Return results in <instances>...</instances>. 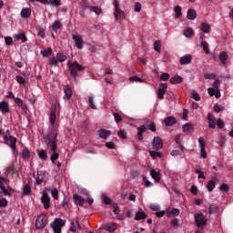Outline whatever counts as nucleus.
Listing matches in <instances>:
<instances>
[{
	"label": "nucleus",
	"mask_w": 233,
	"mask_h": 233,
	"mask_svg": "<svg viewBox=\"0 0 233 233\" xmlns=\"http://www.w3.org/2000/svg\"><path fill=\"white\" fill-rule=\"evenodd\" d=\"M73 199L76 205H78V207H83V205H85V198H83L81 196L77 194L73 195Z\"/></svg>",
	"instance_id": "nucleus-19"
},
{
	"label": "nucleus",
	"mask_w": 233,
	"mask_h": 233,
	"mask_svg": "<svg viewBox=\"0 0 233 233\" xmlns=\"http://www.w3.org/2000/svg\"><path fill=\"white\" fill-rule=\"evenodd\" d=\"M195 223L198 228H201V227H207V218L203 213L195 214Z\"/></svg>",
	"instance_id": "nucleus-6"
},
{
	"label": "nucleus",
	"mask_w": 233,
	"mask_h": 233,
	"mask_svg": "<svg viewBox=\"0 0 233 233\" xmlns=\"http://www.w3.org/2000/svg\"><path fill=\"white\" fill-rule=\"evenodd\" d=\"M183 132H194V126L190 123H187L182 126Z\"/></svg>",
	"instance_id": "nucleus-30"
},
{
	"label": "nucleus",
	"mask_w": 233,
	"mask_h": 233,
	"mask_svg": "<svg viewBox=\"0 0 233 233\" xmlns=\"http://www.w3.org/2000/svg\"><path fill=\"white\" fill-rule=\"evenodd\" d=\"M56 119H57V105L53 104L50 107L49 123L50 125H56Z\"/></svg>",
	"instance_id": "nucleus-9"
},
{
	"label": "nucleus",
	"mask_w": 233,
	"mask_h": 233,
	"mask_svg": "<svg viewBox=\"0 0 233 233\" xmlns=\"http://www.w3.org/2000/svg\"><path fill=\"white\" fill-rule=\"evenodd\" d=\"M5 45L10 46L14 44V40L10 36H5Z\"/></svg>",
	"instance_id": "nucleus-64"
},
{
	"label": "nucleus",
	"mask_w": 233,
	"mask_h": 233,
	"mask_svg": "<svg viewBox=\"0 0 233 233\" xmlns=\"http://www.w3.org/2000/svg\"><path fill=\"white\" fill-rule=\"evenodd\" d=\"M21 157H23V159H27V157H30V151L28 150V148L24 147L21 153Z\"/></svg>",
	"instance_id": "nucleus-44"
},
{
	"label": "nucleus",
	"mask_w": 233,
	"mask_h": 233,
	"mask_svg": "<svg viewBox=\"0 0 233 233\" xmlns=\"http://www.w3.org/2000/svg\"><path fill=\"white\" fill-rule=\"evenodd\" d=\"M0 112H2V114H8V112H10L8 102L6 101L0 102Z\"/></svg>",
	"instance_id": "nucleus-20"
},
{
	"label": "nucleus",
	"mask_w": 233,
	"mask_h": 233,
	"mask_svg": "<svg viewBox=\"0 0 233 233\" xmlns=\"http://www.w3.org/2000/svg\"><path fill=\"white\" fill-rule=\"evenodd\" d=\"M4 141L5 145H9L13 152H15V150H17V147L15 146L17 143V138L15 137L5 135L4 136Z\"/></svg>",
	"instance_id": "nucleus-4"
},
{
	"label": "nucleus",
	"mask_w": 233,
	"mask_h": 233,
	"mask_svg": "<svg viewBox=\"0 0 233 233\" xmlns=\"http://www.w3.org/2000/svg\"><path fill=\"white\" fill-rule=\"evenodd\" d=\"M184 35L186 37H192L194 35V30L192 28H187L184 31Z\"/></svg>",
	"instance_id": "nucleus-47"
},
{
	"label": "nucleus",
	"mask_w": 233,
	"mask_h": 233,
	"mask_svg": "<svg viewBox=\"0 0 233 233\" xmlns=\"http://www.w3.org/2000/svg\"><path fill=\"white\" fill-rule=\"evenodd\" d=\"M150 176L153 179H155V181H161L159 172L156 171L155 169H151Z\"/></svg>",
	"instance_id": "nucleus-34"
},
{
	"label": "nucleus",
	"mask_w": 233,
	"mask_h": 233,
	"mask_svg": "<svg viewBox=\"0 0 233 233\" xmlns=\"http://www.w3.org/2000/svg\"><path fill=\"white\" fill-rule=\"evenodd\" d=\"M65 225H66V220L62 218H55V220L51 222L50 227L53 228L54 233H61V230Z\"/></svg>",
	"instance_id": "nucleus-3"
},
{
	"label": "nucleus",
	"mask_w": 233,
	"mask_h": 233,
	"mask_svg": "<svg viewBox=\"0 0 233 233\" xmlns=\"http://www.w3.org/2000/svg\"><path fill=\"white\" fill-rule=\"evenodd\" d=\"M98 136L101 139H108L112 136V131L102 128L98 131Z\"/></svg>",
	"instance_id": "nucleus-16"
},
{
	"label": "nucleus",
	"mask_w": 233,
	"mask_h": 233,
	"mask_svg": "<svg viewBox=\"0 0 233 233\" xmlns=\"http://www.w3.org/2000/svg\"><path fill=\"white\" fill-rule=\"evenodd\" d=\"M152 145L154 150H161L163 148V140L159 137H155Z\"/></svg>",
	"instance_id": "nucleus-11"
},
{
	"label": "nucleus",
	"mask_w": 233,
	"mask_h": 233,
	"mask_svg": "<svg viewBox=\"0 0 233 233\" xmlns=\"http://www.w3.org/2000/svg\"><path fill=\"white\" fill-rule=\"evenodd\" d=\"M187 17L189 21H194L198 17V13L194 9H188Z\"/></svg>",
	"instance_id": "nucleus-25"
},
{
	"label": "nucleus",
	"mask_w": 233,
	"mask_h": 233,
	"mask_svg": "<svg viewBox=\"0 0 233 233\" xmlns=\"http://www.w3.org/2000/svg\"><path fill=\"white\" fill-rule=\"evenodd\" d=\"M15 105H17V106H20L22 110H26L27 106L26 104H25V102L23 101V99L16 97L15 98Z\"/></svg>",
	"instance_id": "nucleus-28"
},
{
	"label": "nucleus",
	"mask_w": 233,
	"mask_h": 233,
	"mask_svg": "<svg viewBox=\"0 0 233 233\" xmlns=\"http://www.w3.org/2000/svg\"><path fill=\"white\" fill-rule=\"evenodd\" d=\"M220 190H222L223 192H228V190H230V187H228V184H221Z\"/></svg>",
	"instance_id": "nucleus-61"
},
{
	"label": "nucleus",
	"mask_w": 233,
	"mask_h": 233,
	"mask_svg": "<svg viewBox=\"0 0 233 233\" xmlns=\"http://www.w3.org/2000/svg\"><path fill=\"white\" fill-rule=\"evenodd\" d=\"M113 5L115 6V18L116 19H126L127 15H125V12L121 9H119V1L114 0Z\"/></svg>",
	"instance_id": "nucleus-5"
},
{
	"label": "nucleus",
	"mask_w": 233,
	"mask_h": 233,
	"mask_svg": "<svg viewBox=\"0 0 233 233\" xmlns=\"http://www.w3.org/2000/svg\"><path fill=\"white\" fill-rule=\"evenodd\" d=\"M205 79H216V74L206 73L204 75Z\"/></svg>",
	"instance_id": "nucleus-62"
},
{
	"label": "nucleus",
	"mask_w": 233,
	"mask_h": 233,
	"mask_svg": "<svg viewBox=\"0 0 233 233\" xmlns=\"http://www.w3.org/2000/svg\"><path fill=\"white\" fill-rule=\"evenodd\" d=\"M208 128H216L218 119L212 114H208Z\"/></svg>",
	"instance_id": "nucleus-14"
},
{
	"label": "nucleus",
	"mask_w": 233,
	"mask_h": 233,
	"mask_svg": "<svg viewBox=\"0 0 233 233\" xmlns=\"http://www.w3.org/2000/svg\"><path fill=\"white\" fill-rule=\"evenodd\" d=\"M32 15V10L30 8H23L21 11V17L23 19H28Z\"/></svg>",
	"instance_id": "nucleus-24"
},
{
	"label": "nucleus",
	"mask_w": 233,
	"mask_h": 233,
	"mask_svg": "<svg viewBox=\"0 0 233 233\" xmlns=\"http://www.w3.org/2000/svg\"><path fill=\"white\" fill-rule=\"evenodd\" d=\"M16 82L19 83V85H25V83H26V79L21 76H17Z\"/></svg>",
	"instance_id": "nucleus-57"
},
{
	"label": "nucleus",
	"mask_w": 233,
	"mask_h": 233,
	"mask_svg": "<svg viewBox=\"0 0 233 233\" xmlns=\"http://www.w3.org/2000/svg\"><path fill=\"white\" fill-rule=\"evenodd\" d=\"M41 3L42 5H50V6L58 7L61 6V0H29V3Z\"/></svg>",
	"instance_id": "nucleus-7"
},
{
	"label": "nucleus",
	"mask_w": 233,
	"mask_h": 233,
	"mask_svg": "<svg viewBox=\"0 0 233 233\" xmlns=\"http://www.w3.org/2000/svg\"><path fill=\"white\" fill-rule=\"evenodd\" d=\"M167 88H168V85L167 83H161L159 85V88L157 92V96L158 99H165V94L167 93Z\"/></svg>",
	"instance_id": "nucleus-10"
},
{
	"label": "nucleus",
	"mask_w": 233,
	"mask_h": 233,
	"mask_svg": "<svg viewBox=\"0 0 233 233\" xmlns=\"http://www.w3.org/2000/svg\"><path fill=\"white\" fill-rule=\"evenodd\" d=\"M207 188H208V192H212V190H214V188H216V182H214V180H210L208 183Z\"/></svg>",
	"instance_id": "nucleus-46"
},
{
	"label": "nucleus",
	"mask_w": 233,
	"mask_h": 233,
	"mask_svg": "<svg viewBox=\"0 0 233 233\" xmlns=\"http://www.w3.org/2000/svg\"><path fill=\"white\" fill-rule=\"evenodd\" d=\"M135 219L137 221H141V219H147V213H145L143 211L137 212V214L135 216Z\"/></svg>",
	"instance_id": "nucleus-33"
},
{
	"label": "nucleus",
	"mask_w": 233,
	"mask_h": 233,
	"mask_svg": "<svg viewBox=\"0 0 233 233\" xmlns=\"http://www.w3.org/2000/svg\"><path fill=\"white\" fill-rule=\"evenodd\" d=\"M52 156H51V161L52 163H56V161H57V159H59V154H57L56 151L52 152Z\"/></svg>",
	"instance_id": "nucleus-58"
},
{
	"label": "nucleus",
	"mask_w": 233,
	"mask_h": 233,
	"mask_svg": "<svg viewBox=\"0 0 233 233\" xmlns=\"http://www.w3.org/2000/svg\"><path fill=\"white\" fill-rule=\"evenodd\" d=\"M114 118L116 123H121V121H123L121 115H119L118 113H114Z\"/></svg>",
	"instance_id": "nucleus-60"
},
{
	"label": "nucleus",
	"mask_w": 233,
	"mask_h": 233,
	"mask_svg": "<svg viewBox=\"0 0 233 233\" xmlns=\"http://www.w3.org/2000/svg\"><path fill=\"white\" fill-rule=\"evenodd\" d=\"M195 172L196 174H198V179H206V177L203 171L199 170L198 168H196Z\"/></svg>",
	"instance_id": "nucleus-55"
},
{
	"label": "nucleus",
	"mask_w": 233,
	"mask_h": 233,
	"mask_svg": "<svg viewBox=\"0 0 233 233\" xmlns=\"http://www.w3.org/2000/svg\"><path fill=\"white\" fill-rule=\"evenodd\" d=\"M56 60L58 61V63H65V61L66 60V55L63 53H57Z\"/></svg>",
	"instance_id": "nucleus-39"
},
{
	"label": "nucleus",
	"mask_w": 233,
	"mask_h": 233,
	"mask_svg": "<svg viewBox=\"0 0 233 233\" xmlns=\"http://www.w3.org/2000/svg\"><path fill=\"white\" fill-rule=\"evenodd\" d=\"M62 26L63 25L61 24V22H59V20H56L52 25V31L57 32V30L61 29Z\"/></svg>",
	"instance_id": "nucleus-37"
},
{
	"label": "nucleus",
	"mask_w": 233,
	"mask_h": 233,
	"mask_svg": "<svg viewBox=\"0 0 233 233\" xmlns=\"http://www.w3.org/2000/svg\"><path fill=\"white\" fill-rule=\"evenodd\" d=\"M47 223L48 220L43 215H40L36 218L35 227L37 228V230H41V228H45V227H46Z\"/></svg>",
	"instance_id": "nucleus-8"
},
{
	"label": "nucleus",
	"mask_w": 233,
	"mask_h": 233,
	"mask_svg": "<svg viewBox=\"0 0 233 233\" xmlns=\"http://www.w3.org/2000/svg\"><path fill=\"white\" fill-rule=\"evenodd\" d=\"M104 230H107L108 232H114V230H117V226L110 222L104 226Z\"/></svg>",
	"instance_id": "nucleus-26"
},
{
	"label": "nucleus",
	"mask_w": 233,
	"mask_h": 233,
	"mask_svg": "<svg viewBox=\"0 0 233 233\" xmlns=\"http://www.w3.org/2000/svg\"><path fill=\"white\" fill-rule=\"evenodd\" d=\"M201 30L205 34H209V32H210V25H208V24H207V23H202Z\"/></svg>",
	"instance_id": "nucleus-43"
},
{
	"label": "nucleus",
	"mask_w": 233,
	"mask_h": 233,
	"mask_svg": "<svg viewBox=\"0 0 233 233\" xmlns=\"http://www.w3.org/2000/svg\"><path fill=\"white\" fill-rule=\"evenodd\" d=\"M15 39H17V41H22V43H26V41H28V38H26V35H25V33L15 35Z\"/></svg>",
	"instance_id": "nucleus-35"
},
{
	"label": "nucleus",
	"mask_w": 233,
	"mask_h": 233,
	"mask_svg": "<svg viewBox=\"0 0 233 233\" xmlns=\"http://www.w3.org/2000/svg\"><path fill=\"white\" fill-rule=\"evenodd\" d=\"M129 81L131 82V83H143V79L142 78H139L138 76H131L130 78H129Z\"/></svg>",
	"instance_id": "nucleus-50"
},
{
	"label": "nucleus",
	"mask_w": 233,
	"mask_h": 233,
	"mask_svg": "<svg viewBox=\"0 0 233 233\" xmlns=\"http://www.w3.org/2000/svg\"><path fill=\"white\" fill-rule=\"evenodd\" d=\"M149 155L153 159H156V157H161V153L157 151H149Z\"/></svg>",
	"instance_id": "nucleus-53"
},
{
	"label": "nucleus",
	"mask_w": 233,
	"mask_h": 233,
	"mask_svg": "<svg viewBox=\"0 0 233 233\" xmlns=\"http://www.w3.org/2000/svg\"><path fill=\"white\" fill-rule=\"evenodd\" d=\"M88 104H89L90 108H92L93 110L97 109V106H96V102L94 101V96L88 97Z\"/></svg>",
	"instance_id": "nucleus-42"
},
{
	"label": "nucleus",
	"mask_w": 233,
	"mask_h": 233,
	"mask_svg": "<svg viewBox=\"0 0 233 233\" xmlns=\"http://www.w3.org/2000/svg\"><path fill=\"white\" fill-rule=\"evenodd\" d=\"M64 99L66 101H68V99H70L72 97V86H70L69 85H66L64 86Z\"/></svg>",
	"instance_id": "nucleus-15"
},
{
	"label": "nucleus",
	"mask_w": 233,
	"mask_h": 233,
	"mask_svg": "<svg viewBox=\"0 0 233 233\" xmlns=\"http://www.w3.org/2000/svg\"><path fill=\"white\" fill-rule=\"evenodd\" d=\"M41 55L44 57H49V56H52V48L48 47L47 49L41 51Z\"/></svg>",
	"instance_id": "nucleus-45"
},
{
	"label": "nucleus",
	"mask_w": 233,
	"mask_h": 233,
	"mask_svg": "<svg viewBox=\"0 0 233 233\" xmlns=\"http://www.w3.org/2000/svg\"><path fill=\"white\" fill-rule=\"evenodd\" d=\"M41 203H43L44 208H46V210H48V208H50V197L48 196V193H44L42 195Z\"/></svg>",
	"instance_id": "nucleus-12"
},
{
	"label": "nucleus",
	"mask_w": 233,
	"mask_h": 233,
	"mask_svg": "<svg viewBox=\"0 0 233 233\" xmlns=\"http://www.w3.org/2000/svg\"><path fill=\"white\" fill-rule=\"evenodd\" d=\"M174 12H175L176 19H179V17H181V15H183V14L181 13L182 12L181 6H179V5H176L174 7Z\"/></svg>",
	"instance_id": "nucleus-36"
},
{
	"label": "nucleus",
	"mask_w": 233,
	"mask_h": 233,
	"mask_svg": "<svg viewBox=\"0 0 233 233\" xmlns=\"http://www.w3.org/2000/svg\"><path fill=\"white\" fill-rule=\"evenodd\" d=\"M177 123V120L174 116H167L164 119V124L166 127H174Z\"/></svg>",
	"instance_id": "nucleus-18"
},
{
	"label": "nucleus",
	"mask_w": 233,
	"mask_h": 233,
	"mask_svg": "<svg viewBox=\"0 0 233 233\" xmlns=\"http://www.w3.org/2000/svg\"><path fill=\"white\" fill-rule=\"evenodd\" d=\"M180 65H190L192 63V56L191 55H185L184 56L180 57Z\"/></svg>",
	"instance_id": "nucleus-21"
},
{
	"label": "nucleus",
	"mask_w": 233,
	"mask_h": 233,
	"mask_svg": "<svg viewBox=\"0 0 233 233\" xmlns=\"http://www.w3.org/2000/svg\"><path fill=\"white\" fill-rule=\"evenodd\" d=\"M160 79L161 81H168V79H170V75L168 73H163L160 76Z\"/></svg>",
	"instance_id": "nucleus-59"
},
{
	"label": "nucleus",
	"mask_w": 233,
	"mask_h": 233,
	"mask_svg": "<svg viewBox=\"0 0 233 233\" xmlns=\"http://www.w3.org/2000/svg\"><path fill=\"white\" fill-rule=\"evenodd\" d=\"M169 82L171 83V85H180V83H183V77L176 75L170 78Z\"/></svg>",
	"instance_id": "nucleus-23"
},
{
	"label": "nucleus",
	"mask_w": 233,
	"mask_h": 233,
	"mask_svg": "<svg viewBox=\"0 0 233 233\" xmlns=\"http://www.w3.org/2000/svg\"><path fill=\"white\" fill-rule=\"evenodd\" d=\"M72 39L75 41L76 48H83V38L79 35H72Z\"/></svg>",
	"instance_id": "nucleus-13"
},
{
	"label": "nucleus",
	"mask_w": 233,
	"mask_h": 233,
	"mask_svg": "<svg viewBox=\"0 0 233 233\" xmlns=\"http://www.w3.org/2000/svg\"><path fill=\"white\" fill-rule=\"evenodd\" d=\"M102 201L105 205H112V199L106 196V194H102Z\"/></svg>",
	"instance_id": "nucleus-41"
},
{
	"label": "nucleus",
	"mask_w": 233,
	"mask_h": 233,
	"mask_svg": "<svg viewBox=\"0 0 233 233\" xmlns=\"http://www.w3.org/2000/svg\"><path fill=\"white\" fill-rule=\"evenodd\" d=\"M67 66L70 71V75L74 77L75 81H77V72H83L85 67L77 63V61L67 62Z\"/></svg>",
	"instance_id": "nucleus-2"
},
{
	"label": "nucleus",
	"mask_w": 233,
	"mask_h": 233,
	"mask_svg": "<svg viewBox=\"0 0 233 233\" xmlns=\"http://www.w3.org/2000/svg\"><path fill=\"white\" fill-rule=\"evenodd\" d=\"M89 11L90 12H94V14H96V15H101V8L98 6H89Z\"/></svg>",
	"instance_id": "nucleus-40"
},
{
	"label": "nucleus",
	"mask_w": 233,
	"mask_h": 233,
	"mask_svg": "<svg viewBox=\"0 0 233 233\" xmlns=\"http://www.w3.org/2000/svg\"><path fill=\"white\" fill-rule=\"evenodd\" d=\"M214 110L215 112L219 113L223 112V110H225V107H223L221 105H216Z\"/></svg>",
	"instance_id": "nucleus-63"
},
{
	"label": "nucleus",
	"mask_w": 233,
	"mask_h": 233,
	"mask_svg": "<svg viewBox=\"0 0 233 233\" xmlns=\"http://www.w3.org/2000/svg\"><path fill=\"white\" fill-rule=\"evenodd\" d=\"M37 154L40 159H43L44 161H46V159H48V154L46 153V150H44V149L37 150Z\"/></svg>",
	"instance_id": "nucleus-32"
},
{
	"label": "nucleus",
	"mask_w": 233,
	"mask_h": 233,
	"mask_svg": "<svg viewBox=\"0 0 233 233\" xmlns=\"http://www.w3.org/2000/svg\"><path fill=\"white\" fill-rule=\"evenodd\" d=\"M218 59L222 65H227V59H228V55H227V52H221Z\"/></svg>",
	"instance_id": "nucleus-31"
},
{
	"label": "nucleus",
	"mask_w": 233,
	"mask_h": 233,
	"mask_svg": "<svg viewBox=\"0 0 233 233\" xmlns=\"http://www.w3.org/2000/svg\"><path fill=\"white\" fill-rule=\"evenodd\" d=\"M154 50L158 53L161 52V41L157 40L155 42Z\"/></svg>",
	"instance_id": "nucleus-48"
},
{
	"label": "nucleus",
	"mask_w": 233,
	"mask_h": 233,
	"mask_svg": "<svg viewBox=\"0 0 233 233\" xmlns=\"http://www.w3.org/2000/svg\"><path fill=\"white\" fill-rule=\"evenodd\" d=\"M4 183H6V178H5V177L0 178V188L3 192V194H5V196H12V193H10V191H8V189H6Z\"/></svg>",
	"instance_id": "nucleus-17"
},
{
	"label": "nucleus",
	"mask_w": 233,
	"mask_h": 233,
	"mask_svg": "<svg viewBox=\"0 0 233 233\" xmlns=\"http://www.w3.org/2000/svg\"><path fill=\"white\" fill-rule=\"evenodd\" d=\"M206 54H210V50L208 49V43L204 42L200 45Z\"/></svg>",
	"instance_id": "nucleus-52"
},
{
	"label": "nucleus",
	"mask_w": 233,
	"mask_h": 233,
	"mask_svg": "<svg viewBox=\"0 0 233 233\" xmlns=\"http://www.w3.org/2000/svg\"><path fill=\"white\" fill-rule=\"evenodd\" d=\"M32 194V186H30V182L25 184L23 188L24 196H30Z\"/></svg>",
	"instance_id": "nucleus-29"
},
{
	"label": "nucleus",
	"mask_w": 233,
	"mask_h": 233,
	"mask_svg": "<svg viewBox=\"0 0 233 233\" xmlns=\"http://www.w3.org/2000/svg\"><path fill=\"white\" fill-rule=\"evenodd\" d=\"M176 216H179V209L178 208H172L167 213V218H176Z\"/></svg>",
	"instance_id": "nucleus-38"
},
{
	"label": "nucleus",
	"mask_w": 233,
	"mask_h": 233,
	"mask_svg": "<svg viewBox=\"0 0 233 233\" xmlns=\"http://www.w3.org/2000/svg\"><path fill=\"white\" fill-rule=\"evenodd\" d=\"M45 182V174L43 172H37V177H35V185H41Z\"/></svg>",
	"instance_id": "nucleus-27"
},
{
	"label": "nucleus",
	"mask_w": 233,
	"mask_h": 233,
	"mask_svg": "<svg viewBox=\"0 0 233 233\" xmlns=\"http://www.w3.org/2000/svg\"><path fill=\"white\" fill-rule=\"evenodd\" d=\"M51 196H52V198H54L56 200L58 199L59 191L57 190V188L52 189V191H51Z\"/></svg>",
	"instance_id": "nucleus-54"
},
{
	"label": "nucleus",
	"mask_w": 233,
	"mask_h": 233,
	"mask_svg": "<svg viewBox=\"0 0 233 233\" xmlns=\"http://www.w3.org/2000/svg\"><path fill=\"white\" fill-rule=\"evenodd\" d=\"M216 125H217L218 128H225V122H223V119H221V118H218L217 120Z\"/></svg>",
	"instance_id": "nucleus-56"
},
{
	"label": "nucleus",
	"mask_w": 233,
	"mask_h": 233,
	"mask_svg": "<svg viewBox=\"0 0 233 233\" xmlns=\"http://www.w3.org/2000/svg\"><path fill=\"white\" fill-rule=\"evenodd\" d=\"M148 128L146 126H140L137 128V139L138 141H143V134L147 130Z\"/></svg>",
	"instance_id": "nucleus-22"
},
{
	"label": "nucleus",
	"mask_w": 233,
	"mask_h": 233,
	"mask_svg": "<svg viewBox=\"0 0 233 233\" xmlns=\"http://www.w3.org/2000/svg\"><path fill=\"white\" fill-rule=\"evenodd\" d=\"M198 143H199L200 149L206 148L207 142L205 141V138H203V137H200L198 138Z\"/></svg>",
	"instance_id": "nucleus-49"
},
{
	"label": "nucleus",
	"mask_w": 233,
	"mask_h": 233,
	"mask_svg": "<svg viewBox=\"0 0 233 233\" xmlns=\"http://www.w3.org/2000/svg\"><path fill=\"white\" fill-rule=\"evenodd\" d=\"M117 136L118 137H120L121 139H127V131L123 130V129H120L118 132H117Z\"/></svg>",
	"instance_id": "nucleus-51"
},
{
	"label": "nucleus",
	"mask_w": 233,
	"mask_h": 233,
	"mask_svg": "<svg viewBox=\"0 0 233 233\" xmlns=\"http://www.w3.org/2000/svg\"><path fill=\"white\" fill-rule=\"evenodd\" d=\"M45 143L51 152L57 151V127H53L51 131L44 137Z\"/></svg>",
	"instance_id": "nucleus-1"
}]
</instances>
